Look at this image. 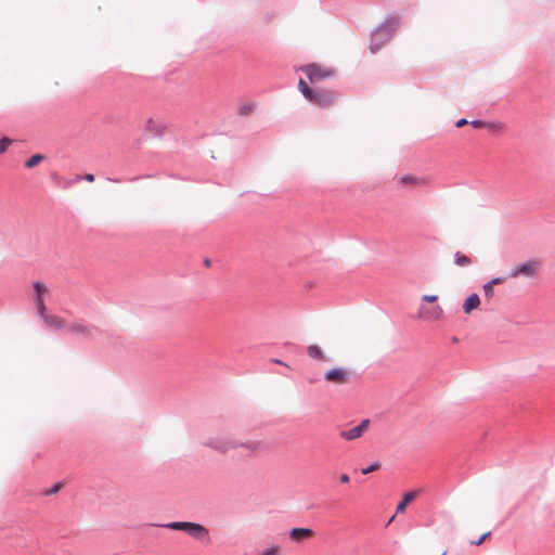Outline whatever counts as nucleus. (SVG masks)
I'll return each instance as SVG.
<instances>
[{
    "label": "nucleus",
    "instance_id": "nucleus-5",
    "mask_svg": "<svg viewBox=\"0 0 555 555\" xmlns=\"http://www.w3.org/2000/svg\"><path fill=\"white\" fill-rule=\"evenodd\" d=\"M350 375L346 367H333L324 373V379L335 385H344L349 382Z\"/></svg>",
    "mask_w": 555,
    "mask_h": 555
},
{
    "label": "nucleus",
    "instance_id": "nucleus-28",
    "mask_svg": "<svg viewBox=\"0 0 555 555\" xmlns=\"http://www.w3.org/2000/svg\"><path fill=\"white\" fill-rule=\"evenodd\" d=\"M61 488H62V485L61 483H56V485L53 486V488L51 490H49L47 492V494H54V493L59 492Z\"/></svg>",
    "mask_w": 555,
    "mask_h": 555
},
{
    "label": "nucleus",
    "instance_id": "nucleus-34",
    "mask_svg": "<svg viewBox=\"0 0 555 555\" xmlns=\"http://www.w3.org/2000/svg\"><path fill=\"white\" fill-rule=\"evenodd\" d=\"M85 180L88 181V182H93L94 181V176L91 175V173H87L85 176Z\"/></svg>",
    "mask_w": 555,
    "mask_h": 555
},
{
    "label": "nucleus",
    "instance_id": "nucleus-12",
    "mask_svg": "<svg viewBox=\"0 0 555 555\" xmlns=\"http://www.w3.org/2000/svg\"><path fill=\"white\" fill-rule=\"evenodd\" d=\"M480 305V298L477 294H472L463 304V310L469 314L473 310L477 309Z\"/></svg>",
    "mask_w": 555,
    "mask_h": 555
},
{
    "label": "nucleus",
    "instance_id": "nucleus-18",
    "mask_svg": "<svg viewBox=\"0 0 555 555\" xmlns=\"http://www.w3.org/2000/svg\"><path fill=\"white\" fill-rule=\"evenodd\" d=\"M298 88H299L300 92L302 93V95L308 100L311 98V95L314 91V90L310 89L308 87V85L306 83V81L302 79L299 80Z\"/></svg>",
    "mask_w": 555,
    "mask_h": 555
},
{
    "label": "nucleus",
    "instance_id": "nucleus-21",
    "mask_svg": "<svg viewBox=\"0 0 555 555\" xmlns=\"http://www.w3.org/2000/svg\"><path fill=\"white\" fill-rule=\"evenodd\" d=\"M483 293H485L486 299L491 300L494 295L493 285H491L489 282L486 283L483 285Z\"/></svg>",
    "mask_w": 555,
    "mask_h": 555
},
{
    "label": "nucleus",
    "instance_id": "nucleus-14",
    "mask_svg": "<svg viewBox=\"0 0 555 555\" xmlns=\"http://www.w3.org/2000/svg\"><path fill=\"white\" fill-rule=\"evenodd\" d=\"M307 353L312 359H317V360H321V361H325L326 360V357H325L324 352L322 351V349L318 345H310L307 348Z\"/></svg>",
    "mask_w": 555,
    "mask_h": 555
},
{
    "label": "nucleus",
    "instance_id": "nucleus-24",
    "mask_svg": "<svg viewBox=\"0 0 555 555\" xmlns=\"http://www.w3.org/2000/svg\"><path fill=\"white\" fill-rule=\"evenodd\" d=\"M280 553V546L274 545L267 550H264L260 555H279Z\"/></svg>",
    "mask_w": 555,
    "mask_h": 555
},
{
    "label": "nucleus",
    "instance_id": "nucleus-19",
    "mask_svg": "<svg viewBox=\"0 0 555 555\" xmlns=\"http://www.w3.org/2000/svg\"><path fill=\"white\" fill-rule=\"evenodd\" d=\"M34 289H35V298H43L44 294L47 293V286L44 284H42L41 282H35Z\"/></svg>",
    "mask_w": 555,
    "mask_h": 555
},
{
    "label": "nucleus",
    "instance_id": "nucleus-25",
    "mask_svg": "<svg viewBox=\"0 0 555 555\" xmlns=\"http://www.w3.org/2000/svg\"><path fill=\"white\" fill-rule=\"evenodd\" d=\"M72 331L81 334H86L88 332L87 327L81 324L72 326Z\"/></svg>",
    "mask_w": 555,
    "mask_h": 555
},
{
    "label": "nucleus",
    "instance_id": "nucleus-23",
    "mask_svg": "<svg viewBox=\"0 0 555 555\" xmlns=\"http://www.w3.org/2000/svg\"><path fill=\"white\" fill-rule=\"evenodd\" d=\"M11 143H12V140H10L9 138H2L0 140V154L4 153Z\"/></svg>",
    "mask_w": 555,
    "mask_h": 555
},
{
    "label": "nucleus",
    "instance_id": "nucleus-29",
    "mask_svg": "<svg viewBox=\"0 0 555 555\" xmlns=\"http://www.w3.org/2000/svg\"><path fill=\"white\" fill-rule=\"evenodd\" d=\"M490 535V532L483 533L478 541L472 542L473 544L480 545Z\"/></svg>",
    "mask_w": 555,
    "mask_h": 555
},
{
    "label": "nucleus",
    "instance_id": "nucleus-17",
    "mask_svg": "<svg viewBox=\"0 0 555 555\" xmlns=\"http://www.w3.org/2000/svg\"><path fill=\"white\" fill-rule=\"evenodd\" d=\"M34 300L36 304L38 314L44 320L46 317H48L49 314L47 313V308L43 298H34Z\"/></svg>",
    "mask_w": 555,
    "mask_h": 555
},
{
    "label": "nucleus",
    "instance_id": "nucleus-16",
    "mask_svg": "<svg viewBox=\"0 0 555 555\" xmlns=\"http://www.w3.org/2000/svg\"><path fill=\"white\" fill-rule=\"evenodd\" d=\"M44 159L42 154H35L29 159L26 160L25 167L30 169L39 165Z\"/></svg>",
    "mask_w": 555,
    "mask_h": 555
},
{
    "label": "nucleus",
    "instance_id": "nucleus-32",
    "mask_svg": "<svg viewBox=\"0 0 555 555\" xmlns=\"http://www.w3.org/2000/svg\"><path fill=\"white\" fill-rule=\"evenodd\" d=\"M466 124H467V120L463 118V119H460L456 121V127L461 128V127L465 126Z\"/></svg>",
    "mask_w": 555,
    "mask_h": 555
},
{
    "label": "nucleus",
    "instance_id": "nucleus-15",
    "mask_svg": "<svg viewBox=\"0 0 555 555\" xmlns=\"http://www.w3.org/2000/svg\"><path fill=\"white\" fill-rule=\"evenodd\" d=\"M44 322L49 327H52L55 330L62 328L65 325L64 321L61 318H59L57 315L49 314L48 317H46Z\"/></svg>",
    "mask_w": 555,
    "mask_h": 555
},
{
    "label": "nucleus",
    "instance_id": "nucleus-37",
    "mask_svg": "<svg viewBox=\"0 0 555 555\" xmlns=\"http://www.w3.org/2000/svg\"><path fill=\"white\" fill-rule=\"evenodd\" d=\"M153 124H154V120H153L152 118H150V119L147 120V125H149V126H153Z\"/></svg>",
    "mask_w": 555,
    "mask_h": 555
},
{
    "label": "nucleus",
    "instance_id": "nucleus-6",
    "mask_svg": "<svg viewBox=\"0 0 555 555\" xmlns=\"http://www.w3.org/2000/svg\"><path fill=\"white\" fill-rule=\"evenodd\" d=\"M370 420H363L358 426L352 427L350 429H343L339 431V438L345 441H353L356 439L361 438L370 427Z\"/></svg>",
    "mask_w": 555,
    "mask_h": 555
},
{
    "label": "nucleus",
    "instance_id": "nucleus-27",
    "mask_svg": "<svg viewBox=\"0 0 555 555\" xmlns=\"http://www.w3.org/2000/svg\"><path fill=\"white\" fill-rule=\"evenodd\" d=\"M438 299V296L436 295H425L423 296V300L428 302H435Z\"/></svg>",
    "mask_w": 555,
    "mask_h": 555
},
{
    "label": "nucleus",
    "instance_id": "nucleus-7",
    "mask_svg": "<svg viewBox=\"0 0 555 555\" xmlns=\"http://www.w3.org/2000/svg\"><path fill=\"white\" fill-rule=\"evenodd\" d=\"M309 101L321 107H330L335 102V94L327 90H314Z\"/></svg>",
    "mask_w": 555,
    "mask_h": 555
},
{
    "label": "nucleus",
    "instance_id": "nucleus-30",
    "mask_svg": "<svg viewBox=\"0 0 555 555\" xmlns=\"http://www.w3.org/2000/svg\"><path fill=\"white\" fill-rule=\"evenodd\" d=\"M503 282H504L503 278H494L489 283L494 286V285L501 284Z\"/></svg>",
    "mask_w": 555,
    "mask_h": 555
},
{
    "label": "nucleus",
    "instance_id": "nucleus-1",
    "mask_svg": "<svg viewBox=\"0 0 555 555\" xmlns=\"http://www.w3.org/2000/svg\"><path fill=\"white\" fill-rule=\"evenodd\" d=\"M167 528L173 530H181L188 532L190 535L194 537L198 540H205L209 535V531L199 524L189 522V521H176L166 525Z\"/></svg>",
    "mask_w": 555,
    "mask_h": 555
},
{
    "label": "nucleus",
    "instance_id": "nucleus-22",
    "mask_svg": "<svg viewBox=\"0 0 555 555\" xmlns=\"http://www.w3.org/2000/svg\"><path fill=\"white\" fill-rule=\"evenodd\" d=\"M380 468V463L378 462H375L373 463L372 465L367 466L366 468H363L362 469V474L363 475H367L370 473H373L375 470H378Z\"/></svg>",
    "mask_w": 555,
    "mask_h": 555
},
{
    "label": "nucleus",
    "instance_id": "nucleus-35",
    "mask_svg": "<svg viewBox=\"0 0 555 555\" xmlns=\"http://www.w3.org/2000/svg\"><path fill=\"white\" fill-rule=\"evenodd\" d=\"M380 46H382V43H380V44H372V46H371V51H372L373 53H375V52L380 48Z\"/></svg>",
    "mask_w": 555,
    "mask_h": 555
},
{
    "label": "nucleus",
    "instance_id": "nucleus-8",
    "mask_svg": "<svg viewBox=\"0 0 555 555\" xmlns=\"http://www.w3.org/2000/svg\"><path fill=\"white\" fill-rule=\"evenodd\" d=\"M314 537V531L309 528H293L289 531V538L294 542H301L305 540L312 539Z\"/></svg>",
    "mask_w": 555,
    "mask_h": 555
},
{
    "label": "nucleus",
    "instance_id": "nucleus-3",
    "mask_svg": "<svg viewBox=\"0 0 555 555\" xmlns=\"http://www.w3.org/2000/svg\"><path fill=\"white\" fill-rule=\"evenodd\" d=\"M542 262L540 260H529L514 267L509 271L508 276L512 279H516L518 276L531 279L534 278L540 272Z\"/></svg>",
    "mask_w": 555,
    "mask_h": 555
},
{
    "label": "nucleus",
    "instance_id": "nucleus-13",
    "mask_svg": "<svg viewBox=\"0 0 555 555\" xmlns=\"http://www.w3.org/2000/svg\"><path fill=\"white\" fill-rule=\"evenodd\" d=\"M417 495L416 491L408 492L403 495L402 501L397 505V513H403L409 503H411Z\"/></svg>",
    "mask_w": 555,
    "mask_h": 555
},
{
    "label": "nucleus",
    "instance_id": "nucleus-20",
    "mask_svg": "<svg viewBox=\"0 0 555 555\" xmlns=\"http://www.w3.org/2000/svg\"><path fill=\"white\" fill-rule=\"evenodd\" d=\"M455 263L460 267H466L472 263V260L466 255H463L461 253L455 254Z\"/></svg>",
    "mask_w": 555,
    "mask_h": 555
},
{
    "label": "nucleus",
    "instance_id": "nucleus-33",
    "mask_svg": "<svg viewBox=\"0 0 555 555\" xmlns=\"http://www.w3.org/2000/svg\"><path fill=\"white\" fill-rule=\"evenodd\" d=\"M489 127L491 129H494V130H502L503 129V125L502 124L489 125Z\"/></svg>",
    "mask_w": 555,
    "mask_h": 555
},
{
    "label": "nucleus",
    "instance_id": "nucleus-2",
    "mask_svg": "<svg viewBox=\"0 0 555 555\" xmlns=\"http://www.w3.org/2000/svg\"><path fill=\"white\" fill-rule=\"evenodd\" d=\"M300 69L307 75L311 83L331 78L335 74L333 68L317 63L305 65Z\"/></svg>",
    "mask_w": 555,
    "mask_h": 555
},
{
    "label": "nucleus",
    "instance_id": "nucleus-11",
    "mask_svg": "<svg viewBox=\"0 0 555 555\" xmlns=\"http://www.w3.org/2000/svg\"><path fill=\"white\" fill-rule=\"evenodd\" d=\"M240 447L246 449L250 454H257L264 449L263 443L259 440H248L246 442L238 443V448Z\"/></svg>",
    "mask_w": 555,
    "mask_h": 555
},
{
    "label": "nucleus",
    "instance_id": "nucleus-36",
    "mask_svg": "<svg viewBox=\"0 0 555 555\" xmlns=\"http://www.w3.org/2000/svg\"><path fill=\"white\" fill-rule=\"evenodd\" d=\"M378 37H384V36H383V33H380V31L375 33V38H378Z\"/></svg>",
    "mask_w": 555,
    "mask_h": 555
},
{
    "label": "nucleus",
    "instance_id": "nucleus-26",
    "mask_svg": "<svg viewBox=\"0 0 555 555\" xmlns=\"http://www.w3.org/2000/svg\"><path fill=\"white\" fill-rule=\"evenodd\" d=\"M470 125L474 127V128H482L486 126V122L482 121V120H473L470 122Z\"/></svg>",
    "mask_w": 555,
    "mask_h": 555
},
{
    "label": "nucleus",
    "instance_id": "nucleus-10",
    "mask_svg": "<svg viewBox=\"0 0 555 555\" xmlns=\"http://www.w3.org/2000/svg\"><path fill=\"white\" fill-rule=\"evenodd\" d=\"M421 313L428 320H439L443 315V310L440 306H434L431 308H422Z\"/></svg>",
    "mask_w": 555,
    "mask_h": 555
},
{
    "label": "nucleus",
    "instance_id": "nucleus-31",
    "mask_svg": "<svg viewBox=\"0 0 555 555\" xmlns=\"http://www.w3.org/2000/svg\"><path fill=\"white\" fill-rule=\"evenodd\" d=\"M339 480H340L341 483H348L350 478H349V476L347 474H341L339 476Z\"/></svg>",
    "mask_w": 555,
    "mask_h": 555
},
{
    "label": "nucleus",
    "instance_id": "nucleus-4",
    "mask_svg": "<svg viewBox=\"0 0 555 555\" xmlns=\"http://www.w3.org/2000/svg\"><path fill=\"white\" fill-rule=\"evenodd\" d=\"M206 444L209 448L222 453L238 448V443L231 437H212L206 442Z\"/></svg>",
    "mask_w": 555,
    "mask_h": 555
},
{
    "label": "nucleus",
    "instance_id": "nucleus-9",
    "mask_svg": "<svg viewBox=\"0 0 555 555\" xmlns=\"http://www.w3.org/2000/svg\"><path fill=\"white\" fill-rule=\"evenodd\" d=\"M429 182V179L426 177H415L413 175H405L400 178V183L405 185L427 186Z\"/></svg>",
    "mask_w": 555,
    "mask_h": 555
}]
</instances>
